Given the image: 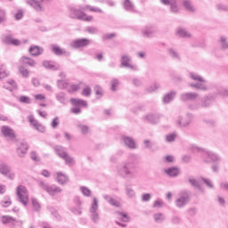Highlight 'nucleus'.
I'll return each instance as SVG.
<instances>
[{
  "label": "nucleus",
  "mask_w": 228,
  "mask_h": 228,
  "mask_svg": "<svg viewBox=\"0 0 228 228\" xmlns=\"http://www.w3.org/2000/svg\"><path fill=\"white\" fill-rule=\"evenodd\" d=\"M138 161V155L130 154L127 161L123 163L121 168L118 170L119 175L124 177V179H136L138 176V169L136 167V163Z\"/></svg>",
  "instance_id": "1"
},
{
  "label": "nucleus",
  "mask_w": 228,
  "mask_h": 228,
  "mask_svg": "<svg viewBox=\"0 0 228 228\" xmlns=\"http://www.w3.org/2000/svg\"><path fill=\"white\" fill-rule=\"evenodd\" d=\"M189 77L192 81H195V83L188 84L190 88L198 92H209V86L207 84L208 81L199 73L191 71L189 72Z\"/></svg>",
  "instance_id": "2"
},
{
  "label": "nucleus",
  "mask_w": 228,
  "mask_h": 228,
  "mask_svg": "<svg viewBox=\"0 0 228 228\" xmlns=\"http://www.w3.org/2000/svg\"><path fill=\"white\" fill-rule=\"evenodd\" d=\"M86 11V6H79V9L76 7H70L69 17L75 20H85L86 22H92V20H94V17L88 16L86 13H85Z\"/></svg>",
  "instance_id": "3"
},
{
  "label": "nucleus",
  "mask_w": 228,
  "mask_h": 228,
  "mask_svg": "<svg viewBox=\"0 0 228 228\" xmlns=\"http://www.w3.org/2000/svg\"><path fill=\"white\" fill-rule=\"evenodd\" d=\"M216 99V96L213 94H208L203 97L201 100V103L199 102H194V103H189L187 106L189 110H200V108H209L213 102H215Z\"/></svg>",
  "instance_id": "4"
},
{
  "label": "nucleus",
  "mask_w": 228,
  "mask_h": 228,
  "mask_svg": "<svg viewBox=\"0 0 228 228\" xmlns=\"http://www.w3.org/2000/svg\"><path fill=\"white\" fill-rule=\"evenodd\" d=\"M39 186L44 191H46L48 195L51 197H56L58 193H61L63 191V189L61 187H58L56 184H49L45 183L44 181L39 182Z\"/></svg>",
  "instance_id": "5"
},
{
  "label": "nucleus",
  "mask_w": 228,
  "mask_h": 228,
  "mask_svg": "<svg viewBox=\"0 0 228 228\" xmlns=\"http://www.w3.org/2000/svg\"><path fill=\"white\" fill-rule=\"evenodd\" d=\"M16 197L18 202H20V204H23V206H28V201L29 200V194L26 186L20 185L16 188Z\"/></svg>",
  "instance_id": "6"
},
{
  "label": "nucleus",
  "mask_w": 228,
  "mask_h": 228,
  "mask_svg": "<svg viewBox=\"0 0 228 228\" xmlns=\"http://www.w3.org/2000/svg\"><path fill=\"white\" fill-rule=\"evenodd\" d=\"M99 200H97V198H93V201L91 203V207L89 208V213H91V220L94 222V224H97L100 220L99 216Z\"/></svg>",
  "instance_id": "7"
},
{
  "label": "nucleus",
  "mask_w": 228,
  "mask_h": 228,
  "mask_svg": "<svg viewBox=\"0 0 228 228\" xmlns=\"http://www.w3.org/2000/svg\"><path fill=\"white\" fill-rule=\"evenodd\" d=\"M200 96L199 93L185 92L180 94V101L182 102H191V104H195V102H199L197 99H199Z\"/></svg>",
  "instance_id": "8"
},
{
  "label": "nucleus",
  "mask_w": 228,
  "mask_h": 228,
  "mask_svg": "<svg viewBox=\"0 0 228 228\" xmlns=\"http://www.w3.org/2000/svg\"><path fill=\"white\" fill-rule=\"evenodd\" d=\"M0 130L4 138H6L8 142H17V134H15V130L12 127L8 126H2Z\"/></svg>",
  "instance_id": "9"
},
{
  "label": "nucleus",
  "mask_w": 228,
  "mask_h": 228,
  "mask_svg": "<svg viewBox=\"0 0 228 228\" xmlns=\"http://www.w3.org/2000/svg\"><path fill=\"white\" fill-rule=\"evenodd\" d=\"M203 161L205 163H220L222 161V157L218 153L213 151H203Z\"/></svg>",
  "instance_id": "10"
},
{
  "label": "nucleus",
  "mask_w": 228,
  "mask_h": 228,
  "mask_svg": "<svg viewBox=\"0 0 228 228\" xmlns=\"http://www.w3.org/2000/svg\"><path fill=\"white\" fill-rule=\"evenodd\" d=\"M193 120V115L187 113L185 116H180L175 120V125L177 127H188L190 124H191V121Z\"/></svg>",
  "instance_id": "11"
},
{
  "label": "nucleus",
  "mask_w": 228,
  "mask_h": 228,
  "mask_svg": "<svg viewBox=\"0 0 228 228\" xmlns=\"http://www.w3.org/2000/svg\"><path fill=\"white\" fill-rule=\"evenodd\" d=\"M190 202V194L186 191H183L178 194V198L175 200L176 208H184L186 204Z\"/></svg>",
  "instance_id": "12"
},
{
  "label": "nucleus",
  "mask_w": 228,
  "mask_h": 228,
  "mask_svg": "<svg viewBox=\"0 0 228 228\" xmlns=\"http://www.w3.org/2000/svg\"><path fill=\"white\" fill-rule=\"evenodd\" d=\"M90 42L88 38L75 39L69 44V47H71V49H83L90 45Z\"/></svg>",
  "instance_id": "13"
},
{
  "label": "nucleus",
  "mask_w": 228,
  "mask_h": 228,
  "mask_svg": "<svg viewBox=\"0 0 228 228\" xmlns=\"http://www.w3.org/2000/svg\"><path fill=\"white\" fill-rule=\"evenodd\" d=\"M0 174L11 181L15 179V173L12 172V167L8 164L3 163L0 165Z\"/></svg>",
  "instance_id": "14"
},
{
  "label": "nucleus",
  "mask_w": 228,
  "mask_h": 228,
  "mask_svg": "<svg viewBox=\"0 0 228 228\" xmlns=\"http://www.w3.org/2000/svg\"><path fill=\"white\" fill-rule=\"evenodd\" d=\"M120 67L122 69H130L131 70H138V68L131 64V56L122 55L120 59Z\"/></svg>",
  "instance_id": "15"
},
{
  "label": "nucleus",
  "mask_w": 228,
  "mask_h": 228,
  "mask_svg": "<svg viewBox=\"0 0 228 228\" xmlns=\"http://www.w3.org/2000/svg\"><path fill=\"white\" fill-rule=\"evenodd\" d=\"M160 3L165 4V6H170V13H174L175 15L179 13V5L177 4V0H160Z\"/></svg>",
  "instance_id": "16"
},
{
  "label": "nucleus",
  "mask_w": 228,
  "mask_h": 228,
  "mask_svg": "<svg viewBox=\"0 0 228 228\" xmlns=\"http://www.w3.org/2000/svg\"><path fill=\"white\" fill-rule=\"evenodd\" d=\"M52 53L55 54V56H70V52L67 51L64 48L60 47L58 45H52Z\"/></svg>",
  "instance_id": "17"
},
{
  "label": "nucleus",
  "mask_w": 228,
  "mask_h": 228,
  "mask_svg": "<svg viewBox=\"0 0 228 228\" xmlns=\"http://www.w3.org/2000/svg\"><path fill=\"white\" fill-rule=\"evenodd\" d=\"M29 147L26 142H19L16 148V154L19 158H25L26 154H28V150Z\"/></svg>",
  "instance_id": "18"
},
{
  "label": "nucleus",
  "mask_w": 228,
  "mask_h": 228,
  "mask_svg": "<svg viewBox=\"0 0 228 228\" xmlns=\"http://www.w3.org/2000/svg\"><path fill=\"white\" fill-rule=\"evenodd\" d=\"M28 122H30L31 126L34 127V129H36L39 133H45V126L38 123V121L35 119V117L28 116Z\"/></svg>",
  "instance_id": "19"
},
{
  "label": "nucleus",
  "mask_w": 228,
  "mask_h": 228,
  "mask_svg": "<svg viewBox=\"0 0 228 228\" xmlns=\"http://www.w3.org/2000/svg\"><path fill=\"white\" fill-rule=\"evenodd\" d=\"M121 142L124 143L125 146L127 147V149H131V150L136 149V142H134V139H133L130 136L123 135L121 137Z\"/></svg>",
  "instance_id": "20"
},
{
  "label": "nucleus",
  "mask_w": 228,
  "mask_h": 228,
  "mask_svg": "<svg viewBox=\"0 0 228 228\" xmlns=\"http://www.w3.org/2000/svg\"><path fill=\"white\" fill-rule=\"evenodd\" d=\"M27 4L31 6L36 12H44V7L42 6V4L40 0H28Z\"/></svg>",
  "instance_id": "21"
},
{
  "label": "nucleus",
  "mask_w": 228,
  "mask_h": 228,
  "mask_svg": "<svg viewBox=\"0 0 228 228\" xmlns=\"http://www.w3.org/2000/svg\"><path fill=\"white\" fill-rule=\"evenodd\" d=\"M144 118L150 124H158L161 118V116H159L158 113H149L144 117Z\"/></svg>",
  "instance_id": "22"
},
{
  "label": "nucleus",
  "mask_w": 228,
  "mask_h": 228,
  "mask_svg": "<svg viewBox=\"0 0 228 228\" xmlns=\"http://www.w3.org/2000/svg\"><path fill=\"white\" fill-rule=\"evenodd\" d=\"M69 102H71L72 106H77L78 108H88V102L85 100L71 98Z\"/></svg>",
  "instance_id": "23"
},
{
  "label": "nucleus",
  "mask_w": 228,
  "mask_h": 228,
  "mask_svg": "<svg viewBox=\"0 0 228 228\" xmlns=\"http://www.w3.org/2000/svg\"><path fill=\"white\" fill-rule=\"evenodd\" d=\"M182 4L186 12H189V13H195L196 9L191 0H182Z\"/></svg>",
  "instance_id": "24"
},
{
  "label": "nucleus",
  "mask_w": 228,
  "mask_h": 228,
  "mask_svg": "<svg viewBox=\"0 0 228 228\" xmlns=\"http://www.w3.org/2000/svg\"><path fill=\"white\" fill-rule=\"evenodd\" d=\"M56 101L60 102V104H62V106H67L69 102V98L67 97V94L63 92H60L55 95Z\"/></svg>",
  "instance_id": "25"
},
{
  "label": "nucleus",
  "mask_w": 228,
  "mask_h": 228,
  "mask_svg": "<svg viewBox=\"0 0 228 228\" xmlns=\"http://www.w3.org/2000/svg\"><path fill=\"white\" fill-rule=\"evenodd\" d=\"M141 34L143 38H152V35H154V28L151 26H146L141 30Z\"/></svg>",
  "instance_id": "26"
},
{
  "label": "nucleus",
  "mask_w": 228,
  "mask_h": 228,
  "mask_svg": "<svg viewBox=\"0 0 228 228\" xmlns=\"http://www.w3.org/2000/svg\"><path fill=\"white\" fill-rule=\"evenodd\" d=\"M28 53L31 56H40V54L44 53V48L38 45H32L29 47Z\"/></svg>",
  "instance_id": "27"
},
{
  "label": "nucleus",
  "mask_w": 228,
  "mask_h": 228,
  "mask_svg": "<svg viewBox=\"0 0 228 228\" xmlns=\"http://www.w3.org/2000/svg\"><path fill=\"white\" fill-rule=\"evenodd\" d=\"M20 63H21V65H28V67H37V61L28 56H22L20 59Z\"/></svg>",
  "instance_id": "28"
},
{
  "label": "nucleus",
  "mask_w": 228,
  "mask_h": 228,
  "mask_svg": "<svg viewBox=\"0 0 228 228\" xmlns=\"http://www.w3.org/2000/svg\"><path fill=\"white\" fill-rule=\"evenodd\" d=\"M176 35L180 37V38H192L193 36L186 28H178L176 29Z\"/></svg>",
  "instance_id": "29"
},
{
  "label": "nucleus",
  "mask_w": 228,
  "mask_h": 228,
  "mask_svg": "<svg viewBox=\"0 0 228 228\" xmlns=\"http://www.w3.org/2000/svg\"><path fill=\"white\" fill-rule=\"evenodd\" d=\"M53 150L55 151V154L61 158V159H64L65 155H67V151H65V147L61 145H56L53 147Z\"/></svg>",
  "instance_id": "30"
},
{
  "label": "nucleus",
  "mask_w": 228,
  "mask_h": 228,
  "mask_svg": "<svg viewBox=\"0 0 228 228\" xmlns=\"http://www.w3.org/2000/svg\"><path fill=\"white\" fill-rule=\"evenodd\" d=\"M177 95V92L171 91L167 94H166L163 97V102L164 104H168V102H171V101H174V98Z\"/></svg>",
  "instance_id": "31"
},
{
  "label": "nucleus",
  "mask_w": 228,
  "mask_h": 228,
  "mask_svg": "<svg viewBox=\"0 0 228 228\" xmlns=\"http://www.w3.org/2000/svg\"><path fill=\"white\" fill-rule=\"evenodd\" d=\"M123 8L126 12H134V4L131 0H123Z\"/></svg>",
  "instance_id": "32"
},
{
  "label": "nucleus",
  "mask_w": 228,
  "mask_h": 228,
  "mask_svg": "<svg viewBox=\"0 0 228 228\" xmlns=\"http://www.w3.org/2000/svg\"><path fill=\"white\" fill-rule=\"evenodd\" d=\"M56 181L59 184H66V183H69V177L65 174L59 172L57 173Z\"/></svg>",
  "instance_id": "33"
},
{
  "label": "nucleus",
  "mask_w": 228,
  "mask_h": 228,
  "mask_svg": "<svg viewBox=\"0 0 228 228\" xmlns=\"http://www.w3.org/2000/svg\"><path fill=\"white\" fill-rule=\"evenodd\" d=\"M167 54L172 58L173 60H177L178 61H181V55H179V53H177L176 49L174 48H168L167 49Z\"/></svg>",
  "instance_id": "34"
},
{
  "label": "nucleus",
  "mask_w": 228,
  "mask_h": 228,
  "mask_svg": "<svg viewBox=\"0 0 228 228\" xmlns=\"http://www.w3.org/2000/svg\"><path fill=\"white\" fill-rule=\"evenodd\" d=\"M4 42L8 45H20V41L12 37V36H5Z\"/></svg>",
  "instance_id": "35"
},
{
  "label": "nucleus",
  "mask_w": 228,
  "mask_h": 228,
  "mask_svg": "<svg viewBox=\"0 0 228 228\" xmlns=\"http://www.w3.org/2000/svg\"><path fill=\"white\" fill-rule=\"evenodd\" d=\"M165 172L169 177H177L179 175V168L177 167H169Z\"/></svg>",
  "instance_id": "36"
},
{
  "label": "nucleus",
  "mask_w": 228,
  "mask_h": 228,
  "mask_svg": "<svg viewBox=\"0 0 228 228\" xmlns=\"http://www.w3.org/2000/svg\"><path fill=\"white\" fill-rule=\"evenodd\" d=\"M65 160V164L68 165V167H74L76 165V159L70 155L66 154L65 157L62 159Z\"/></svg>",
  "instance_id": "37"
},
{
  "label": "nucleus",
  "mask_w": 228,
  "mask_h": 228,
  "mask_svg": "<svg viewBox=\"0 0 228 228\" xmlns=\"http://www.w3.org/2000/svg\"><path fill=\"white\" fill-rule=\"evenodd\" d=\"M125 191H126V196L129 199H134L136 192H134V190H133V188H131L129 184L125 185Z\"/></svg>",
  "instance_id": "38"
},
{
  "label": "nucleus",
  "mask_w": 228,
  "mask_h": 228,
  "mask_svg": "<svg viewBox=\"0 0 228 228\" xmlns=\"http://www.w3.org/2000/svg\"><path fill=\"white\" fill-rule=\"evenodd\" d=\"M154 222L156 224H163L165 222V214L163 213H156L153 215Z\"/></svg>",
  "instance_id": "39"
},
{
  "label": "nucleus",
  "mask_w": 228,
  "mask_h": 228,
  "mask_svg": "<svg viewBox=\"0 0 228 228\" xmlns=\"http://www.w3.org/2000/svg\"><path fill=\"white\" fill-rule=\"evenodd\" d=\"M0 220L4 224H15V222H17V220H15L13 217L10 216H3Z\"/></svg>",
  "instance_id": "40"
},
{
  "label": "nucleus",
  "mask_w": 228,
  "mask_h": 228,
  "mask_svg": "<svg viewBox=\"0 0 228 228\" xmlns=\"http://www.w3.org/2000/svg\"><path fill=\"white\" fill-rule=\"evenodd\" d=\"M188 183H190L194 188H198V190H201L200 183L197 179H195L193 176H188L187 177Z\"/></svg>",
  "instance_id": "41"
},
{
  "label": "nucleus",
  "mask_w": 228,
  "mask_h": 228,
  "mask_svg": "<svg viewBox=\"0 0 228 228\" xmlns=\"http://www.w3.org/2000/svg\"><path fill=\"white\" fill-rule=\"evenodd\" d=\"M17 101L21 104H31V98L26 95H20L17 97Z\"/></svg>",
  "instance_id": "42"
},
{
  "label": "nucleus",
  "mask_w": 228,
  "mask_h": 228,
  "mask_svg": "<svg viewBox=\"0 0 228 228\" xmlns=\"http://www.w3.org/2000/svg\"><path fill=\"white\" fill-rule=\"evenodd\" d=\"M32 208L34 211H40L42 209V205H40V202H38V200L32 198Z\"/></svg>",
  "instance_id": "43"
},
{
  "label": "nucleus",
  "mask_w": 228,
  "mask_h": 228,
  "mask_svg": "<svg viewBox=\"0 0 228 228\" xmlns=\"http://www.w3.org/2000/svg\"><path fill=\"white\" fill-rule=\"evenodd\" d=\"M191 152H193V154H197V152H200L201 158H203L204 151H207L208 150H204L200 147H198L197 145H192L191 147Z\"/></svg>",
  "instance_id": "44"
},
{
  "label": "nucleus",
  "mask_w": 228,
  "mask_h": 228,
  "mask_svg": "<svg viewBox=\"0 0 228 228\" xmlns=\"http://www.w3.org/2000/svg\"><path fill=\"white\" fill-rule=\"evenodd\" d=\"M216 95H221V97H228V88L219 87L216 91Z\"/></svg>",
  "instance_id": "45"
},
{
  "label": "nucleus",
  "mask_w": 228,
  "mask_h": 228,
  "mask_svg": "<svg viewBox=\"0 0 228 228\" xmlns=\"http://www.w3.org/2000/svg\"><path fill=\"white\" fill-rule=\"evenodd\" d=\"M120 85V82L118 81V78H112L110 80V90L112 92H117V87Z\"/></svg>",
  "instance_id": "46"
},
{
  "label": "nucleus",
  "mask_w": 228,
  "mask_h": 228,
  "mask_svg": "<svg viewBox=\"0 0 228 228\" xmlns=\"http://www.w3.org/2000/svg\"><path fill=\"white\" fill-rule=\"evenodd\" d=\"M19 72L21 74L22 77H29V70L24 66L19 67Z\"/></svg>",
  "instance_id": "47"
},
{
  "label": "nucleus",
  "mask_w": 228,
  "mask_h": 228,
  "mask_svg": "<svg viewBox=\"0 0 228 228\" xmlns=\"http://www.w3.org/2000/svg\"><path fill=\"white\" fill-rule=\"evenodd\" d=\"M43 66L45 69H48V70H58V69H56V66H54L51 61H43Z\"/></svg>",
  "instance_id": "48"
},
{
  "label": "nucleus",
  "mask_w": 228,
  "mask_h": 228,
  "mask_svg": "<svg viewBox=\"0 0 228 228\" xmlns=\"http://www.w3.org/2000/svg\"><path fill=\"white\" fill-rule=\"evenodd\" d=\"M219 44L221 45V49H228L227 37L222 36L219 39Z\"/></svg>",
  "instance_id": "49"
},
{
  "label": "nucleus",
  "mask_w": 228,
  "mask_h": 228,
  "mask_svg": "<svg viewBox=\"0 0 228 228\" xmlns=\"http://www.w3.org/2000/svg\"><path fill=\"white\" fill-rule=\"evenodd\" d=\"M80 191L85 197H92V191L88 187L80 186Z\"/></svg>",
  "instance_id": "50"
},
{
  "label": "nucleus",
  "mask_w": 228,
  "mask_h": 228,
  "mask_svg": "<svg viewBox=\"0 0 228 228\" xmlns=\"http://www.w3.org/2000/svg\"><path fill=\"white\" fill-rule=\"evenodd\" d=\"M158 88H159V84L154 83L146 88V92H148V94H152V92H156Z\"/></svg>",
  "instance_id": "51"
},
{
  "label": "nucleus",
  "mask_w": 228,
  "mask_h": 228,
  "mask_svg": "<svg viewBox=\"0 0 228 228\" xmlns=\"http://www.w3.org/2000/svg\"><path fill=\"white\" fill-rule=\"evenodd\" d=\"M86 10H90V12H94L95 13H104L101 8L95 6L86 5Z\"/></svg>",
  "instance_id": "52"
},
{
  "label": "nucleus",
  "mask_w": 228,
  "mask_h": 228,
  "mask_svg": "<svg viewBox=\"0 0 228 228\" xmlns=\"http://www.w3.org/2000/svg\"><path fill=\"white\" fill-rule=\"evenodd\" d=\"M175 138H177V134H168L166 135L165 140L167 143H170L172 142H175Z\"/></svg>",
  "instance_id": "53"
},
{
  "label": "nucleus",
  "mask_w": 228,
  "mask_h": 228,
  "mask_svg": "<svg viewBox=\"0 0 228 228\" xmlns=\"http://www.w3.org/2000/svg\"><path fill=\"white\" fill-rule=\"evenodd\" d=\"M86 32L89 33L90 35H97V33H99V28L90 26L86 28Z\"/></svg>",
  "instance_id": "54"
},
{
  "label": "nucleus",
  "mask_w": 228,
  "mask_h": 228,
  "mask_svg": "<svg viewBox=\"0 0 228 228\" xmlns=\"http://www.w3.org/2000/svg\"><path fill=\"white\" fill-rule=\"evenodd\" d=\"M216 8L218 10V12H228V5L225 4H217Z\"/></svg>",
  "instance_id": "55"
},
{
  "label": "nucleus",
  "mask_w": 228,
  "mask_h": 228,
  "mask_svg": "<svg viewBox=\"0 0 228 228\" xmlns=\"http://www.w3.org/2000/svg\"><path fill=\"white\" fill-rule=\"evenodd\" d=\"M57 86L61 88V90H64V88L69 86V83H67V80H58Z\"/></svg>",
  "instance_id": "56"
},
{
  "label": "nucleus",
  "mask_w": 228,
  "mask_h": 228,
  "mask_svg": "<svg viewBox=\"0 0 228 228\" xmlns=\"http://www.w3.org/2000/svg\"><path fill=\"white\" fill-rule=\"evenodd\" d=\"M82 95H84L85 97H90V95H92V88L86 86L82 91Z\"/></svg>",
  "instance_id": "57"
},
{
  "label": "nucleus",
  "mask_w": 228,
  "mask_h": 228,
  "mask_svg": "<svg viewBox=\"0 0 228 228\" xmlns=\"http://www.w3.org/2000/svg\"><path fill=\"white\" fill-rule=\"evenodd\" d=\"M77 127H78V129H80L82 134H86L88 133L89 129H90L88 127V126L82 125V124L77 125Z\"/></svg>",
  "instance_id": "58"
},
{
  "label": "nucleus",
  "mask_w": 228,
  "mask_h": 228,
  "mask_svg": "<svg viewBox=\"0 0 228 228\" xmlns=\"http://www.w3.org/2000/svg\"><path fill=\"white\" fill-rule=\"evenodd\" d=\"M59 126H60V118L55 117L51 123V127L52 129H56V127H58Z\"/></svg>",
  "instance_id": "59"
},
{
  "label": "nucleus",
  "mask_w": 228,
  "mask_h": 228,
  "mask_svg": "<svg viewBox=\"0 0 228 228\" xmlns=\"http://www.w3.org/2000/svg\"><path fill=\"white\" fill-rule=\"evenodd\" d=\"M6 22V12L3 9H0V24Z\"/></svg>",
  "instance_id": "60"
},
{
  "label": "nucleus",
  "mask_w": 228,
  "mask_h": 228,
  "mask_svg": "<svg viewBox=\"0 0 228 228\" xmlns=\"http://www.w3.org/2000/svg\"><path fill=\"white\" fill-rule=\"evenodd\" d=\"M24 17V12L22 10H18L16 13H14V19L16 20H20Z\"/></svg>",
  "instance_id": "61"
},
{
  "label": "nucleus",
  "mask_w": 228,
  "mask_h": 228,
  "mask_svg": "<svg viewBox=\"0 0 228 228\" xmlns=\"http://www.w3.org/2000/svg\"><path fill=\"white\" fill-rule=\"evenodd\" d=\"M94 94L97 95V97H102V88L99 86H95Z\"/></svg>",
  "instance_id": "62"
},
{
  "label": "nucleus",
  "mask_w": 228,
  "mask_h": 228,
  "mask_svg": "<svg viewBox=\"0 0 228 228\" xmlns=\"http://www.w3.org/2000/svg\"><path fill=\"white\" fill-rule=\"evenodd\" d=\"M118 215L122 222H129V216H127V214L123 212H118Z\"/></svg>",
  "instance_id": "63"
},
{
  "label": "nucleus",
  "mask_w": 228,
  "mask_h": 228,
  "mask_svg": "<svg viewBox=\"0 0 228 228\" xmlns=\"http://www.w3.org/2000/svg\"><path fill=\"white\" fill-rule=\"evenodd\" d=\"M153 146L150 140H144L143 141V147L144 149H151Z\"/></svg>",
  "instance_id": "64"
}]
</instances>
